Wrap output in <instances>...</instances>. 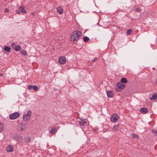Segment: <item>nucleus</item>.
I'll use <instances>...</instances> for the list:
<instances>
[{"label": "nucleus", "instance_id": "72a5a7b5", "mask_svg": "<svg viewBox=\"0 0 157 157\" xmlns=\"http://www.w3.org/2000/svg\"><path fill=\"white\" fill-rule=\"evenodd\" d=\"M23 129L22 128H21V131H22Z\"/></svg>", "mask_w": 157, "mask_h": 157}, {"label": "nucleus", "instance_id": "2f4dec72", "mask_svg": "<svg viewBox=\"0 0 157 157\" xmlns=\"http://www.w3.org/2000/svg\"><path fill=\"white\" fill-rule=\"evenodd\" d=\"M20 124L21 125V126L22 127H24V126H25V124H24L23 123H21Z\"/></svg>", "mask_w": 157, "mask_h": 157}, {"label": "nucleus", "instance_id": "6ab92c4d", "mask_svg": "<svg viewBox=\"0 0 157 157\" xmlns=\"http://www.w3.org/2000/svg\"><path fill=\"white\" fill-rule=\"evenodd\" d=\"M89 40V38L86 36H84L83 38V40L85 42H88Z\"/></svg>", "mask_w": 157, "mask_h": 157}, {"label": "nucleus", "instance_id": "412c9836", "mask_svg": "<svg viewBox=\"0 0 157 157\" xmlns=\"http://www.w3.org/2000/svg\"><path fill=\"white\" fill-rule=\"evenodd\" d=\"M132 136L134 138L138 139V136L136 134H132Z\"/></svg>", "mask_w": 157, "mask_h": 157}, {"label": "nucleus", "instance_id": "9d476101", "mask_svg": "<svg viewBox=\"0 0 157 157\" xmlns=\"http://www.w3.org/2000/svg\"><path fill=\"white\" fill-rule=\"evenodd\" d=\"M106 94L107 96L110 98L112 97L113 95V93L111 91H107Z\"/></svg>", "mask_w": 157, "mask_h": 157}, {"label": "nucleus", "instance_id": "2eb2a0df", "mask_svg": "<svg viewBox=\"0 0 157 157\" xmlns=\"http://www.w3.org/2000/svg\"><path fill=\"white\" fill-rule=\"evenodd\" d=\"M14 49L16 51H18L20 50L21 47L19 45H17L15 47Z\"/></svg>", "mask_w": 157, "mask_h": 157}, {"label": "nucleus", "instance_id": "39448f33", "mask_svg": "<svg viewBox=\"0 0 157 157\" xmlns=\"http://www.w3.org/2000/svg\"><path fill=\"white\" fill-rule=\"evenodd\" d=\"M118 118V115L117 114H114L111 116V120L112 122H115L117 120Z\"/></svg>", "mask_w": 157, "mask_h": 157}, {"label": "nucleus", "instance_id": "f03ea898", "mask_svg": "<svg viewBox=\"0 0 157 157\" xmlns=\"http://www.w3.org/2000/svg\"><path fill=\"white\" fill-rule=\"evenodd\" d=\"M32 115V112L30 110H28L26 114H24L23 116V120L25 121H28L30 119Z\"/></svg>", "mask_w": 157, "mask_h": 157}, {"label": "nucleus", "instance_id": "423d86ee", "mask_svg": "<svg viewBox=\"0 0 157 157\" xmlns=\"http://www.w3.org/2000/svg\"><path fill=\"white\" fill-rule=\"evenodd\" d=\"M14 148L11 145H9L6 148V151L8 152H12L13 151Z\"/></svg>", "mask_w": 157, "mask_h": 157}, {"label": "nucleus", "instance_id": "473e14b6", "mask_svg": "<svg viewBox=\"0 0 157 157\" xmlns=\"http://www.w3.org/2000/svg\"><path fill=\"white\" fill-rule=\"evenodd\" d=\"M3 75V74H0V76H2Z\"/></svg>", "mask_w": 157, "mask_h": 157}, {"label": "nucleus", "instance_id": "20e7f679", "mask_svg": "<svg viewBox=\"0 0 157 157\" xmlns=\"http://www.w3.org/2000/svg\"><path fill=\"white\" fill-rule=\"evenodd\" d=\"M66 58L65 57L63 56H62L60 57L59 59L58 62L59 63L62 64H64L66 62Z\"/></svg>", "mask_w": 157, "mask_h": 157}, {"label": "nucleus", "instance_id": "bb28decb", "mask_svg": "<svg viewBox=\"0 0 157 157\" xmlns=\"http://www.w3.org/2000/svg\"><path fill=\"white\" fill-rule=\"evenodd\" d=\"M136 11L137 12H140L141 11V10L140 8H138L136 9Z\"/></svg>", "mask_w": 157, "mask_h": 157}, {"label": "nucleus", "instance_id": "a878e982", "mask_svg": "<svg viewBox=\"0 0 157 157\" xmlns=\"http://www.w3.org/2000/svg\"><path fill=\"white\" fill-rule=\"evenodd\" d=\"M21 54L23 55H25L26 54L27 52L26 51H23L21 52Z\"/></svg>", "mask_w": 157, "mask_h": 157}, {"label": "nucleus", "instance_id": "7c9ffc66", "mask_svg": "<svg viewBox=\"0 0 157 157\" xmlns=\"http://www.w3.org/2000/svg\"><path fill=\"white\" fill-rule=\"evenodd\" d=\"M97 60V59L96 58H95L93 60V61L94 62H95L96 61V60Z\"/></svg>", "mask_w": 157, "mask_h": 157}, {"label": "nucleus", "instance_id": "7ed1b4c3", "mask_svg": "<svg viewBox=\"0 0 157 157\" xmlns=\"http://www.w3.org/2000/svg\"><path fill=\"white\" fill-rule=\"evenodd\" d=\"M20 116V114L18 112H15L11 114L10 116V118L11 120L15 119L18 117Z\"/></svg>", "mask_w": 157, "mask_h": 157}, {"label": "nucleus", "instance_id": "dca6fc26", "mask_svg": "<svg viewBox=\"0 0 157 157\" xmlns=\"http://www.w3.org/2000/svg\"><path fill=\"white\" fill-rule=\"evenodd\" d=\"M4 49L5 51L8 52H10V47L8 46H6L4 47Z\"/></svg>", "mask_w": 157, "mask_h": 157}, {"label": "nucleus", "instance_id": "9b49d317", "mask_svg": "<svg viewBox=\"0 0 157 157\" xmlns=\"http://www.w3.org/2000/svg\"><path fill=\"white\" fill-rule=\"evenodd\" d=\"M57 12L60 14H61L63 13V9L62 8L60 7H58L57 9Z\"/></svg>", "mask_w": 157, "mask_h": 157}, {"label": "nucleus", "instance_id": "4be33fe9", "mask_svg": "<svg viewBox=\"0 0 157 157\" xmlns=\"http://www.w3.org/2000/svg\"><path fill=\"white\" fill-rule=\"evenodd\" d=\"M33 89L34 90H37L38 89V87L36 86H33Z\"/></svg>", "mask_w": 157, "mask_h": 157}, {"label": "nucleus", "instance_id": "4468645a", "mask_svg": "<svg viewBox=\"0 0 157 157\" xmlns=\"http://www.w3.org/2000/svg\"><path fill=\"white\" fill-rule=\"evenodd\" d=\"M20 10H21V12L23 13H25L26 12L25 10L24 9V8L22 6L20 7Z\"/></svg>", "mask_w": 157, "mask_h": 157}, {"label": "nucleus", "instance_id": "aec40b11", "mask_svg": "<svg viewBox=\"0 0 157 157\" xmlns=\"http://www.w3.org/2000/svg\"><path fill=\"white\" fill-rule=\"evenodd\" d=\"M152 132L155 136H157V130H152Z\"/></svg>", "mask_w": 157, "mask_h": 157}, {"label": "nucleus", "instance_id": "c85d7f7f", "mask_svg": "<svg viewBox=\"0 0 157 157\" xmlns=\"http://www.w3.org/2000/svg\"><path fill=\"white\" fill-rule=\"evenodd\" d=\"M16 44L14 43H13L11 44V46L13 48L15 47V46L16 45Z\"/></svg>", "mask_w": 157, "mask_h": 157}, {"label": "nucleus", "instance_id": "f8f14e48", "mask_svg": "<svg viewBox=\"0 0 157 157\" xmlns=\"http://www.w3.org/2000/svg\"><path fill=\"white\" fill-rule=\"evenodd\" d=\"M140 112L142 113L145 114L147 112V110L146 108H142L140 109Z\"/></svg>", "mask_w": 157, "mask_h": 157}, {"label": "nucleus", "instance_id": "cd10ccee", "mask_svg": "<svg viewBox=\"0 0 157 157\" xmlns=\"http://www.w3.org/2000/svg\"><path fill=\"white\" fill-rule=\"evenodd\" d=\"M16 13L19 14H20L21 13V10L19 9V10H17L16 11Z\"/></svg>", "mask_w": 157, "mask_h": 157}, {"label": "nucleus", "instance_id": "ddd939ff", "mask_svg": "<svg viewBox=\"0 0 157 157\" xmlns=\"http://www.w3.org/2000/svg\"><path fill=\"white\" fill-rule=\"evenodd\" d=\"M157 98V94L155 93L153 95L152 97L150 98L151 100H155Z\"/></svg>", "mask_w": 157, "mask_h": 157}, {"label": "nucleus", "instance_id": "6e6552de", "mask_svg": "<svg viewBox=\"0 0 157 157\" xmlns=\"http://www.w3.org/2000/svg\"><path fill=\"white\" fill-rule=\"evenodd\" d=\"M57 130L55 127H52L51 130L49 132L51 134H55L57 132Z\"/></svg>", "mask_w": 157, "mask_h": 157}, {"label": "nucleus", "instance_id": "0eeeda50", "mask_svg": "<svg viewBox=\"0 0 157 157\" xmlns=\"http://www.w3.org/2000/svg\"><path fill=\"white\" fill-rule=\"evenodd\" d=\"M117 86L118 88L121 89H124L125 87V85L121 82L117 83Z\"/></svg>", "mask_w": 157, "mask_h": 157}, {"label": "nucleus", "instance_id": "b1692460", "mask_svg": "<svg viewBox=\"0 0 157 157\" xmlns=\"http://www.w3.org/2000/svg\"><path fill=\"white\" fill-rule=\"evenodd\" d=\"M118 129V126L116 125V126H114L113 128V129L114 131H116Z\"/></svg>", "mask_w": 157, "mask_h": 157}, {"label": "nucleus", "instance_id": "5701e85b", "mask_svg": "<svg viewBox=\"0 0 157 157\" xmlns=\"http://www.w3.org/2000/svg\"><path fill=\"white\" fill-rule=\"evenodd\" d=\"M3 128V125L0 123V132H1Z\"/></svg>", "mask_w": 157, "mask_h": 157}, {"label": "nucleus", "instance_id": "1a4fd4ad", "mask_svg": "<svg viewBox=\"0 0 157 157\" xmlns=\"http://www.w3.org/2000/svg\"><path fill=\"white\" fill-rule=\"evenodd\" d=\"M86 123V119H81V121H79V123L80 125L84 126Z\"/></svg>", "mask_w": 157, "mask_h": 157}, {"label": "nucleus", "instance_id": "393cba45", "mask_svg": "<svg viewBox=\"0 0 157 157\" xmlns=\"http://www.w3.org/2000/svg\"><path fill=\"white\" fill-rule=\"evenodd\" d=\"M33 85H29L28 86V89L30 90L32 89H33Z\"/></svg>", "mask_w": 157, "mask_h": 157}, {"label": "nucleus", "instance_id": "a211bd4d", "mask_svg": "<svg viewBox=\"0 0 157 157\" xmlns=\"http://www.w3.org/2000/svg\"><path fill=\"white\" fill-rule=\"evenodd\" d=\"M133 32V30L132 29H129L126 32L127 35H129L130 34Z\"/></svg>", "mask_w": 157, "mask_h": 157}, {"label": "nucleus", "instance_id": "c756f323", "mask_svg": "<svg viewBox=\"0 0 157 157\" xmlns=\"http://www.w3.org/2000/svg\"><path fill=\"white\" fill-rule=\"evenodd\" d=\"M4 11L6 12H8L9 11V10L7 9L6 8L4 10Z\"/></svg>", "mask_w": 157, "mask_h": 157}, {"label": "nucleus", "instance_id": "f3484780", "mask_svg": "<svg viewBox=\"0 0 157 157\" xmlns=\"http://www.w3.org/2000/svg\"><path fill=\"white\" fill-rule=\"evenodd\" d=\"M121 82L124 83H126L127 82V80L125 78H122L121 79Z\"/></svg>", "mask_w": 157, "mask_h": 157}, {"label": "nucleus", "instance_id": "f257e3e1", "mask_svg": "<svg viewBox=\"0 0 157 157\" xmlns=\"http://www.w3.org/2000/svg\"><path fill=\"white\" fill-rule=\"evenodd\" d=\"M82 35V33L79 31H75L71 34V40L73 42L77 40Z\"/></svg>", "mask_w": 157, "mask_h": 157}]
</instances>
